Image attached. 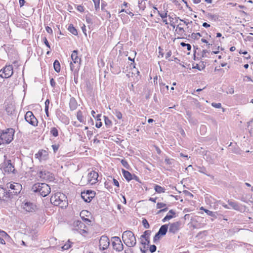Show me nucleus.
Instances as JSON below:
<instances>
[{
	"instance_id": "nucleus-60",
	"label": "nucleus",
	"mask_w": 253,
	"mask_h": 253,
	"mask_svg": "<svg viewBox=\"0 0 253 253\" xmlns=\"http://www.w3.org/2000/svg\"><path fill=\"white\" fill-rule=\"evenodd\" d=\"M184 193L188 196H189L190 197H192L193 196V195L190 193V192L187 191V190H185L184 191Z\"/></svg>"
},
{
	"instance_id": "nucleus-43",
	"label": "nucleus",
	"mask_w": 253,
	"mask_h": 253,
	"mask_svg": "<svg viewBox=\"0 0 253 253\" xmlns=\"http://www.w3.org/2000/svg\"><path fill=\"white\" fill-rule=\"evenodd\" d=\"M201 35L200 33H193L191 34V38L193 39H198L199 37H201Z\"/></svg>"
},
{
	"instance_id": "nucleus-63",
	"label": "nucleus",
	"mask_w": 253,
	"mask_h": 253,
	"mask_svg": "<svg viewBox=\"0 0 253 253\" xmlns=\"http://www.w3.org/2000/svg\"><path fill=\"white\" fill-rule=\"evenodd\" d=\"M177 28L178 30V33L179 34L184 32L183 28L181 27H179V25L177 26Z\"/></svg>"
},
{
	"instance_id": "nucleus-2",
	"label": "nucleus",
	"mask_w": 253,
	"mask_h": 253,
	"mask_svg": "<svg viewBox=\"0 0 253 253\" xmlns=\"http://www.w3.org/2000/svg\"><path fill=\"white\" fill-rule=\"evenodd\" d=\"M32 190L42 197L48 195L51 191L49 185L45 183H37L32 187Z\"/></svg>"
},
{
	"instance_id": "nucleus-27",
	"label": "nucleus",
	"mask_w": 253,
	"mask_h": 253,
	"mask_svg": "<svg viewBox=\"0 0 253 253\" xmlns=\"http://www.w3.org/2000/svg\"><path fill=\"white\" fill-rule=\"evenodd\" d=\"M207 17L210 20H213L214 21H216L218 20L219 16L217 14H212L211 13H208L206 14Z\"/></svg>"
},
{
	"instance_id": "nucleus-42",
	"label": "nucleus",
	"mask_w": 253,
	"mask_h": 253,
	"mask_svg": "<svg viewBox=\"0 0 253 253\" xmlns=\"http://www.w3.org/2000/svg\"><path fill=\"white\" fill-rule=\"evenodd\" d=\"M142 223L145 228L148 229L150 227V225L146 219L143 218Z\"/></svg>"
},
{
	"instance_id": "nucleus-7",
	"label": "nucleus",
	"mask_w": 253,
	"mask_h": 253,
	"mask_svg": "<svg viewBox=\"0 0 253 253\" xmlns=\"http://www.w3.org/2000/svg\"><path fill=\"white\" fill-rule=\"evenodd\" d=\"M1 169H2L5 173H15L16 172V170L14 166L11 163V160H7L4 162V163L2 164Z\"/></svg>"
},
{
	"instance_id": "nucleus-45",
	"label": "nucleus",
	"mask_w": 253,
	"mask_h": 253,
	"mask_svg": "<svg viewBox=\"0 0 253 253\" xmlns=\"http://www.w3.org/2000/svg\"><path fill=\"white\" fill-rule=\"evenodd\" d=\"M141 244L144 245V248H145L146 245H148L150 243V239H148L147 240H143V239H141Z\"/></svg>"
},
{
	"instance_id": "nucleus-30",
	"label": "nucleus",
	"mask_w": 253,
	"mask_h": 253,
	"mask_svg": "<svg viewBox=\"0 0 253 253\" xmlns=\"http://www.w3.org/2000/svg\"><path fill=\"white\" fill-rule=\"evenodd\" d=\"M151 233V232L150 230L145 231L143 234L141 236V239H144L145 240H147L148 239H150Z\"/></svg>"
},
{
	"instance_id": "nucleus-20",
	"label": "nucleus",
	"mask_w": 253,
	"mask_h": 253,
	"mask_svg": "<svg viewBox=\"0 0 253 253\" xmlns=\"http://www.w3.org/2000/svg\"><path fill=\"white\" fill-rule=\"evenodd\" d=\"M81 63L79 62H71L70 64L71 70L75 73H77L80 69Z\"/></svg>"
},
{
	"instance_id": "nucleus-3",
	"label": "nucleus",
	"mask_w": 253,
	"mask_h": 253,
	"mask_svg": "<svg viewBox=\"0 0 253 253\" xmlns=\"http://www.w3.org/2000/svg\"><path fill=\"white\" fill-rule=\"evenodd\" d=\"M122 238L125 244L128 247H134L136 244L135 236L130 230L124 232Z\"/></svg>"
},
{
	"instance_id": "nucleus-19",
	"label": "nucleus",
	"mask_w": 253,
	"mask_h": 253,
	"mask_svg": "<svg viewBox=\"0 0 253 253\" xmlns=\"http://www.w3.org/2000/svg\"><path fill=\"white\" fill-rule=\"evenodd\" d=\"M5 111L8 115H13L15 114V106L12 103L7 104L5 105Z\"/></svg>"
},
{
	"instance_id": "nucleus-26",
	"label": "nucleus",
	"mask_w": 253,
	"mask_h": 253,
	"mask_svg": "<svg viewBox=\"0 0 253 253\" xmlns=\"http://www.w3.org/2000/svg\"><path fill=\"white\" fill-rule=\"evenodd\" d=\"M206 159L210 163L213 164L214 163V157H216V155L213 154L212 156H211L210 153L209 154L206 153L205 154Z\"/></svg>"
},
{
	"instance_id": "nucleus-24",
	"label": "nucleus",
	"mask_w": 253,
	"mask_h": 253,
	"mask_svg": "<svg viewBox=\"0 0 253 253\" xmlns=\"http://www.w3.org/2000/svg\"><path fill=\"white\" fill-rule=\"evenodd\" d=\"M122 173L123 174L124 177L127 181H129L132 179V174L130 173L128 171L123 169Z\"/></svg>"
},
{
	"instance_id": "nucleus-10",
	"label": "nucleus",
	"mask_w": 253,
	"mask_h": 253,
	"mask_svg": "<svg viewBox=\"0 0 253 253\" xmlns=\"http://www.w3.org/2000/svg\"><path fill=\"white\" fill-rule=\"evenodd\" d=\"M25 119L29 124L33 126L38 125V120L31 111H28L25 115Z\"/></svg>"
},
{
	"instance_id": "nucleus-50",
	"label": "nucleus",
	"mask_w": 253,
	"mask_h": 253,
	"mask_svg": "<svg viewBox=\"0 0 253 253\" xmlns=\"http://www.w3.org/2000/svg\"><path fill=\"white\" fill-rule=\"evenodd\" d=\"M43 42L44 43V44L46 45V46L49 48V49L50 50H51V48H50V46L49 44V42L47 40V39L44 37L43 39Z\"/></svg>"
},
{
	"instance_id": "nucleus-46",
	"label": "nucleus",
	"mask_w": 253,
	"mask_h": 253,
	"mask_svg": "<svg viewBox=\"0 0 253 253\" xmlns=\"http://www.w3.org/2000/svg\"><path fill=\"white\" fill-rule=\"evenodd\" d=\"M157 209H162V208H165L167 206V205L165 203H158L157 204Z\"/></svg>"
},
{
	"instance_id": "nucleus-55",
	"label": "nucleus",
	"mask_w": 253,
	"mask_h": 253,
	"mask_svg": "<svg viewBox=\"0 0 253 253\" xmlns=\"http://www.w3.org/2000/svg\"><path fill=\"white\" fill-rule=\"evenodd\" d=\"M167 12L168 11H167V12H166L164 14H162V13H161L159 11H158V14L159 15H160V16L162 18V19H165V18H166L167 17Z\"/></svg>"
},
{
	"instance_id": "nucleus-64",
	"label": "nucleus",
	"mask_w": 253,
	"mask_h": 253,
	"mask_svg": "<svg viewBox=\"0 0 253 253\" xmlns=\"http://www.w3.org/2000/svg\"><path fill=\"white\" fill-rule=\"evenodd\" d=\"M113 180L114 184L115 186H117V187H119V185H119V182L118 181V180H116V179H115V178H113Z\"/></svg>"
},
{
	"instance_id": "nucleus-49",
	"label": "nucleus",
	"mask_w": 253,
	"mask_h": 253,
	"mask_svg": "<svg viewBox=\"0 0 253 253\" xmlns=\"http://www.w3.org/2000/svg\"><path fill=\"white\" fill-rule=\"evenodd\" d=\"M157 247L155 245H151L149 248V250L151 253H153L156 252Z\"/></svg>"
},
{
	"instance_id": "nucleus-59",
	"label": "nucleus",
	"mask_w": 253,
	"mask_h": 253,
	"mask_svg": "<svg viewBox=\"0 0 253 253\" xmlns=\"http://www.w3.org/2000/svg\"><path fill=\"white\" fill-rule=\"evenodd\" d=\"M208 52V51L206 49L203 50L202 52V57H207L206 53Z\"/></svg>"
},
{
	"instance_id": "nucleus-9",
	"label": "nucleus",
	"mask_w": 253,
	"mask_h": 253,
	"mask_svg": "<svg viewBox=\"0 0 253 253\" xmlns=\"http://www.w3.org/2000/svg\"><path fill=\"white\" fill-rule=\"evenodd\" d=\"M10 190L0 187V200L2 201H7L12 198V194L10 193Z\"/></svg>"
},
{
	"instance_id": "nucleus-31",
	"label": "nucleus",
	"mask_w": 253,
	"mask_h": 253,
	"mask_svg": "<svg viewBox=\"0 0 253 253\" xmlns=\"http://www.w3.org/2000/svg\"><path fill=\"white\" fill-rule=\"evenodd\" d=\"M53 67L56 72L59 73L60 71V64L57 60L54 61Z\"/></svg>"
},
{
	"instance_id": "nucleus-39",
	"label": "nucleus",
	"mask_w": 253,
	"mask_h": 253,
	"mask_svg": "<svg viewBox=\"0 0 253 253\" xmlns=\"http://www.w3.org/2000/svg\"><path fill=\"white\" fill-rule=\"evenodd\" d=\"M113 113L118 119H121L122 118V114L120 111L115 109Z\"/></svg>"
},
{
	"instance_id": "nucleus-41",
	"label": "nucleus",
	"mask_w": 253,
	"mask_h": 253,
	"mask_svg": "<svg viewBox=\"0 0 253 253\" xmlns=\"http://www.w3.org/2000/svg\"><path fill=\"white\" fill-rule=\"evenodd\" d=\"M165 163L168 165H171L173 164L174 160L173 159H169L168 157H166L165 160Z\"/></svg>"
},
{
	"instance_id": "nucleus-47",
	"label": "nucleus",
	"mask_w": 253,
	"mask_h": 253,
	"mask_svg": "<svg viewBox=\"0 0 253 253\" xmlns=\"http://www.w3.org/2000/svg\"><path fill=\"white\" fill-rule=\"evenodd\" d=\"M126 12V13L129 14V15H130L131 17H132L134 15L133 14V13H132L130 11H129L128 9H127V10H125V9H122L120 12L119 13H121V12Z\"/></svg>"
},
{
	"instance_id": "nucleus-6",
	"label": "nucleus",
	"mask_w": 253,
	"mask_h": 253,
	"mask_svg": "<svg viewBox=\"0 0 253 253\" xmlns=\"http://www.w3.org/2000/svg\"><path fill=\"white\" fill-rule=\"evenodd\" d=\"M13 74L12 65L5 66L0 70V77L2 78H8Z\"/></svg>"
},
{
	"instance_id": "nucleus-58",
	"label": "nucleus",
	"mask_w": 253,
	"mask_h": 253,
	"mask_svg": "<svg viewBox=\"0 0 253 253\" xmlns=\"http://www.w3.org/2000/svg\"><path fill=\"white\" fill-rule=\"evenodd\" d=\"M45 29H46V32L48 33H49V34H52V29L50 27H49L48 26H46L45 27Z\"/></svg>"
},
{
	"instance_id": "nucleus-5",
	"label": "nucleus",
	"mask_w": 253,
	"mask_h": 253,
	"mask_svg": "<svg viewBox=\"0 0 253 253\" xmlns=\"http://www.w3.org/2000/svg\"><path fill=\"white\" fill-rule=\"evenodd\" d=\"M7 185V188H9L10 193L12 194V198L14 195H17L21 192L22 187V185L18 183H8Z\"/></svg>"
},
{
	"instance_id": "nucleus-40",
	"label": "nucleus",
	"mask_w": 253,
	"mask_h": 253,
	"mask_svg": "<svg viewBox=\"0 0 253 253\" xmlns=\"http://www.w3.org/2000/svg\"><path fill=\"white\" fill-rule=\"evenodd\" d=\"M161 236H162L161 234H159V233L158 232L155 234V236L154 237L153 242L155 243H157L159 241Z\"/></svg>"
},
{
	"instance_id": "nucleus-53",
	"label": "nucleus",
	"mask_w": 253,
	"mask_h": 253,
	"mask_svg": "<svg viewBox=\"0 0 253 253\" xmlns=\"http://www.w3.org/2000/svg\"><path fill=\"white\" fill-rule=\"evenodd\" d=\"M77 10L81 12H83L84 10V9L83 6L79 5L77 6Z\"/></svg>"
},
{
	"instance_id": "nucleus-1",
	"label": "nucleus",
	"mask_w": 253,
	"mask_h": 253,
	"mask_svg": "<svg viewBox=\"0 0 253 253\" xmlns=\"http://www.w3.org/2000/svg\"><path fill=\"white\" fill-rule=\"evenodd\" d=\"M50 201L55 206H58L62 208L68 206L67 197L61 193H56L50 198Z\"/></svg>"
},
{
	"instance_id": "nucleus-28",
	"label": "nucleus",
	"mask_w": 253,
	"mask_h": 253,
	"mask_svg": "<svg viewBox=\"0 0 253 253\" xmlns=\"http://www.w3.org/2000/svg\"><path fill=\"white\" fill-rule=\"evenodd\" d=\"M228 203L233 209L235 210H239L240 207L237 202L228 200Z\"/></svg>"
},
{
	"instance_id": "nucleus-15",
	"label": "nucleus",
	"mask_w": 253,
	"mask_h": 253,
	"mask_svg": "<svg viewBox=\"0 0 253 253\" xmlns=\"http://www.w3.org/2000/svg\"><path fill=\"white\" fill-rule=\"evenodd\" d=\"M109 245L110 242L108 238L105 236H101L99 240L100 249L105 250L109 247Z\"/></svg>"
},
{
	"instance_id": "nucleus-62",
	"label": "nucleus",
	"mask_w": 253,
	"mask_h": 253,
	"mask_svg": "<svg viewBox=\"0 0 253 253\" xmlns=\"http://www.w3.org/2000/svg\"><path fill=\"white\" fill-rule=\"evenodd\" d=\"M125 253H133V252L132 249L128 248L125 251Z\"/></svg>"
},
{
	"instance_id": "nucleus-29",
	"label": "nucleus",
	"mask_w": 253,
	"mask_h": 253,
	"mask_svg": "<svg viewBox=\"0 0 253 253\" xmlns=\"http://www.w3.org/2000/svg\"><path fill=\"white\" fill-rule=\"evenodd\" d=\"M154 189L158 193H164L165 192V188L161 187L159 185H155Z\"/></svg>"
},
{
	"instance_id": "nucleus-8",
	"label": "nucleus",
	"mask_w": 253,
	"mask_h": 253,
	"mask_svg": "<svg viewBox=\"0 0 253 253\" xmlns=\"http://www.w3.org/2000/svg\"><path fill=\"white\" fill-rule=\"evenodd\" d=\"M111 240L114 250L117 252H121L123 250L124 245H123L122 241L119 237H113Z\"/></svg>"
},
{
	"instance_id": "nucleus-25",
	"label": "nucleus",
	"mask_w": 253,
	"mask_h": 253,
	"mask_svg": "<svg viewBox=\"0 0 253 253\" xmlns=\"http://www.w3.org/2000/svg\"><path fill=\"white\" fill-rule=\"evenodd\" d=\"M168 224H164L161 226L158 231L159 234H161L162 236L165 235L168 230Z\"/></svg>"
},
{
	"instance_id": "nucleus-56",
	"label": "nucleus",
	"mask_w": 253,
	"mask_h": 253,
	"mask_svg": "<svg viewBox=\"0 0 253 253\" xmlns=\"http://www.w3.org/2000/svg\"><path fill=\"white\" fill-rule=\"evenodd\" d=\"M168 210V208L167 207H165V208H164L163 209H161L160 210H159L157 214H160L163 212H165V211H166Z\"/></svg>"
},
{
	"instance_id": "nucleus-52",
	"label": "nucleus",
	"mask_w": 253,
	"mask_h": 253,
	"mask_svg": "<svg viewBox=\"0 0 253 253\" xmlns=\"http://www.w3.org/2000/svg\"><path fill=\"white\" fill-rule=\"evenodd\" d=\"M211 105L216 108H220L221 107V104L220 103H212Z\"/></svg>"
},
{
	"instance_id": "nucleus-12",
	"label": "nucleus",
	"mask_w": 253,
	"mask_h": 253,
	"mask_svg": "<svg viewBox=\"0 0 253 253\" xmlns=\"http://www.w3.org/2000/svg\"><path fill=\"white\" fill-rule=\"evenodd\" d=\"M74 226L75 227H78L76 230H79V232L81 234H86L87 231L84 228H86L85 224L80 220H76L74 222Z\"/></svg>"
},
{
	"instance_id": "nucleus-23",
	"label": "nucleus",
	"mask_w": 253,
	"mask_h": 253,
	"mask_svg": "<svg viewBox=\"0 0 253 253\" xmlns=\"http://www.w3.org/2000/svg\"><path fill=\"white\" fill-rule=\"evenodd\" d=\"M71 58L73 62H79V63H81V59L78 56V50H75L73 51L71 55Z\"/></svg>"
},
{
	"instance_id": "nucleus-44",
	"label": "nucleus",
	"mask_w": 253,
	"mask_h": 253,
	"mask_svg": "<svg viewBox=\"0 0 253 253\" xmlns=\"http://www.w3.org/2000/svg\"><path fill=\"white\" fill-rule=\"evenodd\" d=\"M180 45L182 46V47H187V50L189 51L191 49V46L190 44L189 43H185L183 42H182L180 43Z\"/></svg>"
},
{
	"instance_id": "nucleus-17",
	"label": "nucleus",
	"mask_w": 253,
	"mask_h": 253,
	"mask_svg": "<svg viewBox=\"0 0 253 253\" xmlns=\"http://www.w3.org/2000/svg\"><path fill=\"white\" fill-rule=\"evenodd\" d=\"M169 232L175 234L179 230L181 223L180 221H177L169 223Z\"/></svg>"
},
{
	"instance_id": "nucleus-4",
	"label": "nucleus",
	"mask_w": 253,
	"mask_h": 253,
	"mask_svg": "<svg viewBox=\"0 0 253 253\" xmlns=\"http://www.w3.org/2000/svg\"><path fill=\"white\" fill-rule=\"evenodd\" d=\"M14 132V129L12 128H7L1 131L4 143L9 144L13 140Z\"/></svg>"
},
{
	"instance_id": "nucleus-54",
	"label": "nucleus",
	"mask_w": 253,
	"mask_h": 253,
	"mask_svg": "<svg viewBox=\"0 0 253 253\" xmlns=\"http://www.w3.org/2000/svg\"><path fill=\"white\" fill-rule=\"evenodd\" d=\"M49 103H50L49 100L48 99H46L45 102V103H44L45 104V109H46V110L49 109Z\"/></svg>"
},
{
	"instance_id": "nucleus-37",
	"label": "nucleus",
	"mask_w": 253,
	"mask_h": 253,
	"mask_svg": "<svg viewBox=\"0 0 253 253\" xmlns=\"http://www.w3.org/2000/svg\"><path fill=\"white\" fill-rule=\"evenodd\" d=\"M50 133L52 134L53 136L56 137L58 135V130L55 127H52L50 130Z\"/></svg>"
},
{
	"instance_id": "nucleus-13",
	"label": "nucleus",
	"mask_w": 253,
	"mask_h": 253,
	"mask_svg": "<svg viewBox=\"0 0 253 253\" xmlns=\"http://www.w3.org/2000/svg\"><path fill=\"white\" fill-rule=\"evenodd\" d=\"M95 196V192L87 190L81 193V197L84 202L89 203Z\"/></svg>"
},
{
	"instance_id": "nucleus-36",
	"label": "nucleus",
	"mask_w": 253,
	"mask_h": 253,
	"mask_svg": "<svg viewBox=\"0 0 253 253\" xmlns=\"http://www.w3.org/2000/svg\"><path fill=\"white\" fill-rule=\"evenodd\" d=\"M94 3V8L96 11H98L100 8V0H92Z\"/></svg>"
},
{
	"instance_id": "nucleus-21",
	"label": "nucleus",
	"mask_w": 253,
	"mask_h": 253,
	"mask_svg": "<svg viewBox=\"0 0 253 253\" xmlns=\"http://www.w3.org/2000/svg\"><path fill=\"white\" fill-rule=\"evenodd\" d=\"M175 214L176 213L174 210H169L167 215L162 219V221L163 222H165L168 220H170V219L174 217Z\"/></svg>"
},
{
	"instance_id": "nucleus-16",
	"label": "nucleus",
	"mask_w": 253,
	"mask_h": 253,
	"mask_svg": "<svg viewBox=\"0 0 253 253\" xmlns=\"http://www.w3.org/2000/svg\"><path fill=\"white\" fill-rule=\"evenodd\" d=\"M35 158L38 159L40 162L45 161L48 158V152L43 149L40 150L35 155Z\"/></svg>"
},
{
	"instance_id": "nucleus-33",
	"label": "nucleus",
	"mask_w": 253,
	"mask_h": 253,
	"mask_svg": "<svg viewBox=\"0 0 253 253\" xmlns=\"http://www.w3.org/2000/svg\"><path fill=\"white\" fill-rule=\"evenodd\" d=\"M73 243H72L69 240L66 242L62 247V249L63 250H66L70 249L71 246Z\"/></svg>"
},
{
	"instance_id": "nucleus-18",
	"label": "nucleus",
	"mask_w": 253,
	"mask_h": 253,
	"mask_svg": "<svg viewBox=\"0 0 253 253\" xmlns=\"http://www.w3.org/2000/svg\"><path fill=\"white\" fill-rule=\"evenodd\" d=\"M24 210L28 212L35 211L36 209V206L30 202H26L22 205Z\"/></svg>"
},
{
	"instance_id": "nucleus-61",
	"label": "nucleus",
	"mask_w": 253,
	"mask_h": 253,
	"mask_svg": "<svg viewBox=\"0 0 253 253\" xmlns=\"http://www.w3.org/2000/svg\"><path fill=\"white\" fill-rule=\"evenodd\" d=\"M50 83L52 87L55 86L56 83H55V81H54V79L53 78L50 79Z\"/></svg>"
},
{
	"instance_id": "nucleus-11",
	"label": "nucleus",
	"mask_w": 253,
	"mask_h": 253,
	"mask_svg": "<svg viewBox=\"0 0 253 253\" xmlns=\"http://www.w3.org/2000/svg\"><path fill=\"white\" fill-rule=\"evenodd\" d=\"M38 176L42 179L50 181L53 180L54 177L52 173L48 171L41 170L38 172Z\"/></svg>"
},
{
	"instance_id": "nucleus-35",
	"label": "nucleus",
	"mask_w": 253,
	"mask_h": 253,
	"mask_svg": "<svg viewBox=\"0 0 253 253\" xmlns=\"http://www.w3.org/2000/svg\"><path fill=\"white\" fill-rule=\"evenodd\" d=\"M105 125L107 127H110L112 126V122L107 117L104 116Z\"/></svg>"
},
{
	"instance_id": "nucleus-34",
	"label": "nucleus",
	"mask_w": 253,
	"mask_h": 253,
	"mask_svg": "<svg viewBox=\"0 0 253 253\" xmlns=\"http://www.w3.org/2000/svg\"><path fill=\"white\" fill-rule=\"evenodd\" d=\"M77 119L81 122L82 123L84 122L83 116L82 114V112L81 110H79L77 112Z\"/></svg>"
},
{
	"instance_id": "nucleus-14",
	"label": "nucleus",
	"mask_w": 253,
	"mask_h": 253,
	"mask_svg": "<svg viewBox=\"0 0 253 253\" xmlns=\"http://www.w3.org/2000/svg\"><path fill=\"white\" fill-rule=\"evenodd\" d=\"M98 173L94 170H92L88 174V182L91 185L94 184L98 181Z\"/></svg>"
},
{
	"instance_id": "nucleus-51",
	"label": "nucleus",
	"mask_w": 253,
	"mask_h": 253,
	"mask_svg": "<svg viewBox=\"0 0 253 253\" xmlns=\"http://www.w3.org/2000/svg\"><path fill=\"white\" fill-rule=\"evenodd\" d=\"M52 149L54 153H56L59 147V144H54L52 145Z\"/></svg>"
},
{
	"instance_id": "nucleus-32",
	"label": "nucleus",
	"mask_w": 253,
	"mask_h": 253,
	"mask_svg": "<svg viewBox=\"0 0 253 253\" xmlns=\"http://www.w3.org/2000/svg\"><path fill=\"white\" fill-rule=\"evenodd\" d=\"M68 30L72 34L76 36L78 35V32L76 29L73 26L72 24H70L68 27Z\"/></svg>"
},
{
	"instance_id": "nucleus-57",
	"label": "nucleus",
	"mask_w": 253,
	"mask_h": 253,
	"mask_svg": "<svg viewBox=\"0 0 253 253\" xmlns=\"http://www.w3.org/2000/svg\"><path fill=\"white\" fill-rule=\"evenodd\" d=\"M227 94H233L234 93V89L233 87H230L228 89V90L227 91Z\"/></svg>"
},
{
	"instance_id": "nucleus-48",
	"label": "nucleus",
	"mask_w": 253,
	"mask_h": 253,
	"mask_svg": "<svg viewBox=\"0 0 253 253\" xmlns=\"http://www.w3.org/2000/svg\"><path fill=\"white\" fill-rule=\"evenodd\" d=\"M121 163L124 167H125L126 169H128V167H129V165L126 160H122Z\"/></svg>"
},
{
	"instance_id": "nucleus-38",
	"label": "nucleus",
	"mask_w": 253,
	"mask_h": 253,
	"mask_svg": "<svg viewBox=\"0 0 253 253\" xmlns=\"http://www.w3.org/2000/svg\"><path fill=\"white\" fill-rule=\"evenodd\" d=\"M199 171L201 172V173H204V174H205L206 175H207V176L210 177L212 179L214 178V176L213 175H211V174H209L206 173V170L205 168H200V169L199 170Z\"/></svg>"
},
{
	"instance_id": "nucleus-22",
	"label": "nucleus",
	"mask_w": 253,
	"mask_h": 253,
	"mask_svg": "<svg viewBox=\"0 0 253 253\" xmlns=\"http://www.w3.org/2000/svg\"><path fill=\"white\" fill-rule=\"evenodd\" d=\"M69 106L71 110H75L78 106V103L76 99L72 97L70 100Z\"/></svg>"
}]
</instances>
